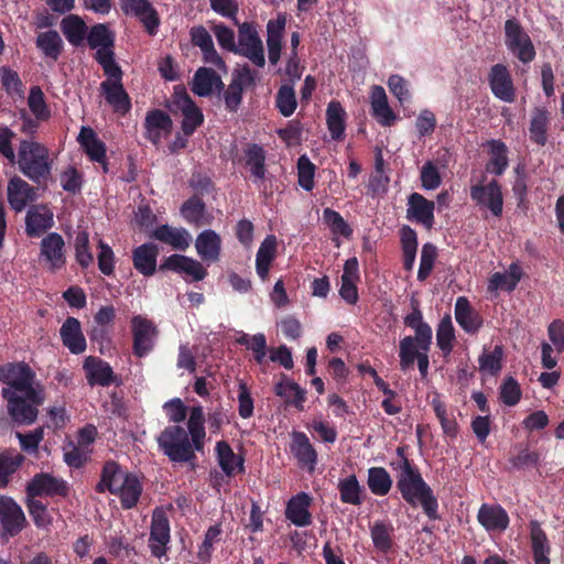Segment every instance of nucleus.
Here are the masks:
<instances>
[{
    "label": "nucleus",
    "mask_w": 564,
    "mask_h": 564,
    "mask_svg": "<svg viewBox=\"0 0 564 564\" xmlns=\"http://www.w3.org/2000/svg\"><path fill=\"white\" fill-rule=\"evenodd\" d=\"M405 451L406 446H398L395 453L399 459L390 463L391 468L397 471V489L405 502L412 507L420 505L429 519L437 520V498Z\"/></svg>",
    "instance_id": "obj_1"
},
{
    "label": "nucleus",
    "mask_w": 564,
    "mask_h": 564,
    "mask_svg": "<svg viewBox=\"0 0 564 564\" xmlns=\"http://www.w3.org/2000/svg\"><path fill=\"white\" fill-rule=\"evenodd\" d=\"M15 162L20 172L33 183L46 185L52 174L48 149L34 140H21Z\"/></svg>",
    "instance_id": "obj_2"
},
{
    "label": "nucleus",
    "mask_w": 564,
    "mask_h": 564,
    "mask_svg": "<svg viewBox=\"0 0 564 564\" xmlns=\"http://www.w3.org/2000/svg\"><path fill=\"white\" fill-rule=\"evenodd\" d=\"M160 451L172 462L195 466L197 447L181 425H167L156 437Z\"/></svg>",
    "instance_id": "obj_3"
},
{
    "label": "nucleus",
    "mask_w": 564,
    "mask_h": 564,
    "mask_svg": "<svg viewBox=\"0 0 564 564\" xmlns=\"http://www.w3.org/2000/svg\"><path fill=\"white\" fill-rule=\"evenodd\" d=\"M0 381L17 392L25 394L35 404L45 401L44 390L40 384H34L35 372L24 361L0 365Z\"/></svg>",
    "instance_id": "obj_4"
},
{
    "label": "nucleus",
    "mask_w": 564,
    "mask_h": 564,
    "mask_svg": "<svg viewBox=\"0 0 564 564\" xmlns=\"http://www.w3.org/2000/svg\"><path fill=\"white\" fill-rule=\"evenodd\" d=\"M505 43L508 50L524 64L535 57L533 43L520 22L512 18L505 22Z\"/></svg>",
    "instance_id": "obj_5"
},
{
    "label": "nucleus",
    "mask_w": 564,
    "mask_h": 564,
    "mask_svg": "<svg viewBox=\"0 0 564 564\" xmlns=\"http://www.w3.org/2000/svg\"><path fill=\"white\" fill-rule=\"evenodd\" d=\"M1 397L7 401V410L13 422L20 425H30L37 419L41 404H35L25 394L12 389H2Z\"/></svg>",
    "instance_id": "obj_6"
},
{
    "label": "nucleus",
    "mask_w": 564,
    "mask_h": 564,
    "mask_svg": "<svg viewBox=\"0 0 564 564\" xmlns=\"http://www.w3.org/2000/svg\"><path fill=\"white\" fill-rule=\"evenodd\" d=\"M470 198L480 210H489L497 218L502 216L503 195L501 185L497 180L494 178L487 184L471 185Z\"/></svg>",
    "instance_id": "obj_7"
},
{
    "label": "nucleus",
    "mask_w": 564,
    "mask_h": 564,
    "mask_svg": "<svg viewBox=\"0 0 564 564\" xmlns=\"http://www.w3.org/2000/svg\"><path fill=\"white\" fill-rule=\"evenodd\" d=\"M235 54L247 57L258 67H263L265 64L262 41L256 28L249 22L239 25Z\"/></svg>",
    "instance_id": "obj_8"
},
{
    "label": "nucleus",
    "mask_w": 564,
    "mask_h": 564,
    "mask_svg": "<svg viewBox=\"0 0 564 564\" xmlns=\"http://www.w3.org/2000/svg\"><path fill=\"white\" fill-rule=\"evenodd\" d=\"M131 333L133 354L139 358L148 356L153 350L159 334L155 324L147 317L135 315L131 318Z\"/></svg>",
    "instance_id": "obj_9"
},
{
    "label": "nucleus",
    "mask_w": 564,
    "mask_h": 564,
    "mask_svg": "<svg viewBox=\"0 0 564 564\" xmlns=\"http://www.w3.org/2000/svg\"><path fill=\"white\" fill-rule=\"evenodd\" d=\"M28 497H62L65 498L69 494V486L66 480L61 477L53 476L50 473H37L28 482L25 488Z\"/></svg>",
    "instance_id": "obj_10"
},
{
    "label": "nucleus",
    "mask_w": 564,
    "mask_h": 564,
    "mask_svg": "<svg viewBox=\"0 0 564 564\" xmlns=\"http://www.w3.org/2000/svg\"><path fill=\"white\" fill-rule=\"evenodd\" d=\"M170 521L164 511L155 509L152 514L149 547L152 556L161 558L167 552V544L171 541Z\"/></svg>",
    "instance_id": "obj_11"
},
{
    "label": "nucleus",
    "mask_w": 564,
    "mask_h": 564,
    "mask_svg": "<svg viewBox=\"0 0 564 564\" xmlns=\"http://www.w3.org/2000/svg\"><path fill=\"white\" fill-rule=\"evenodd\" d=\"M0 525L4 534L18 535L26 525V518L17 501L8 496L0 497Z\"/></svg>",
    "instance_id": "obj_12"
},
{
    "label": "nucleus",
    "mask_w": 564,
    "mask_h": 564,
    "mask_svg": "<svg viewBox=\"0 0 564 564\" xmlns=\"http://www.w3.org/2000/svg\"><path fill=\"white\" fill-rule=\"evenodd\" d=\"M174 104L183 116L182 131L191 137L204 123V115L185 90L175 93Z\"/></svg>",
    "instance_id": "obj_13"
},
{
    "label": "nucleus",
    "mask_w": 564,
    "mask_h": 564,
    "mask_svg": "<svg viewBox=\"0 0 564 564\" xmlns=\"http://www.w3.org/2000/svg\"><path fill=\"white\" fill-rule=\"evenodd\" d=\"M160 270L185 273L191 276L192 282L203 281L208 274L199 261L177 253L166 257L160 264Z\"/></svg>",
    "instance_id": "obj_14"
},
{
    "label": "nucleus",
    "mask_w": 564,
    "mask_h": 564,
    "mask_svg": "<svg viewBox=\"0 0 564 564\" xmlns=\"http://www.w3.org/2000/svg\"><path fill=\"white\" fill-rule=\"evenodd\" d=\"M488 83L494 96L505 102H513L516 91L509 69L503 64H495L488 74Z\"/></svg>",
    "instance_id": "obj_15"
},
{
    "label": "nucleus",
    "mask_w": 564,
    "mask_h": 564,
    "mask_svg": "<svg viewBox=\"0 0 564 564\" xmlns=\"http://www.w3.org/2000/svg\"><path fill=\"white\" fill-rule=\"evenodd\" d=\"M144 129V138L152 144L159 145L162 142V139L172 132L173 121L165 111L161 109H152L147 112Z\"/></svg>",
    "instance_id": "obj_16"
},
{
    "label": "nucleus",
    "mask_w": 564,
    "mask_h": 564,
    "mask_svg": "<svg viewBox=\"0 0 564 564\" xmlns=\"http://www.w3.org/2000/svg\"><path fill=\"white\" fill-rule=\"evenodd\" d=\"M434 210L435 203L433 200L416 192L409 195L406 209L409 220L422 224L426 229H431L435 223Z\"/></svg>",
    "instance_id": "obj_17"
},
{
    "label": "nucleus",
    "mask_w": 564,
    "mask_h": 564,
    "mask_svg": "<svg viewBox=\"0 0 564 564\" xmlns=\"http://www.w3.org/2000/svg\"><path fill=\"white\" fill-rule=\"evenodd\" d=\"M412 312L404 317V325L415 332L414 338L416 339L417 347L421 350L429 351L432 344V328L423 321V314L420 308V303L416 299H411Z\"/></svg>",
    "instance_id": "obj_18"
},
{
    "label": "nucleus",
    "mask_w": 564,
    "mask_h": 564,
    "mask_svg": "<svg viewBox=\"0 0 564 564\" xmlns=\"http://www.w3.org/2000/svg\"><path fill=\"white\" fill-rule=\"evenodd\" d=\"M41 256L48 263L52 272L61 270L66 264L65 241L57 232H50L41 240Z\"/></svg>",
    "instance_id": "obj_19"
},
{
    "label": "nucleus",
    "mask_w": 564,
    "mask_h": 564,
    "mask_svg": "<svg viewBox=\"0 0 564 564\" xmlns=\"http://www.w3.org/2000/svg\"><path fill=\"white\" fill-rule=\"evenodd\" d=\"M54 225L53 213L44 204L33 205L25 216V232L28 237L36 238Z\"/></svg>",
    "instance_id": "obj_20"
},
{
    "label": "nucleus",
    "mask_w": 564,
    "mask_h": 564,
    "mask_svg": "<svg viewBox=\"0 0 564 564\" xmlns=\"http://www.w3.org/2000/svg\"><path fill=\"white\" fill-rule=\"evenodd\" d=\"M83 368L90 386L109 387L116 379L111 366L99 357H86Z\"/></svg>",
    "instance_id": "obj_21"
},
{
    "label": "nucleus",
    "mask_w": 564,
    "mask_h": 564,
    "mask_svg": "<svg viewBox=\"0 0 564 564\" xmlns=\"http://www.w3.org/2000/svg\"><path fill=\"white\" fill-rule=\"evenodd\" d=\"M312 498L306 492H299L293 496L286 503L285 518L296 527H308L312 524L313 518L310 512Z\"/></svg>",
    "instance_id": "obj_22"
},
{
    "label": "nucleus",
    "mask_w": 564,
    "mask_h": 564,
    "mask_svg": "<svg viewBox=\"0 0 564 564\" xmlns=\"http://www.w3.org/2000/svg\"><path fill=\"white\" fill-rule=\"evenodd\" d=\"M63 345L74 355L83 354L87 348L86 338L79 319L68 316L59 328Z\"/></svg>",
    "instance_id": "obj_23"
},
{
    "label": "nucleus",
    "mask_w": 564,
    "mask_h": 564,
    "mask_svg": "<svg viewBox=\"0 0 564 564\" xmlns=\"http://www.w3.org/2000/svg\"><path fill=\"white\" fill-rule=\"evenodd\" d=\"M290 449L301 467H306L314 471L317 464V452L310 442L304 432L294 431L292 433Z\"/></svg>",
    "instance_id": "obj_24"
},
{
    "label": "nucleus",
    "mask_w": 564,
    "mask_h": 564,
    "mask_svg": "<svg viewBox=\"0 0 564 564\" xmlns=\"http://www.w3.org/2000/svg\"><path fill=\"white\" fill-rule=\"evenodd\" d=\"M7 195L11 208L19 213L35 199V188L21 177L13 176L8 182Z\"/></svg>",
    "instance_id": "obj_25"
},
{
    "label": "nucleus",
    "mask_w": 564,
    "mask_h": 564,
    "mask_svg": "<svg viewBox=\"0 0 564 564\" xmlns=\"http://www.w3.org/2000/svg\"><path fill=\"white\" fill-rule=\"evenodd\" d=\"M265 159L267 154L263 147L258 143H248L243 149L242 156L238 159V162L249 169L253 182L258 183L262 182L265 177Z\"/></svg>",
    "instance_id": "obj_26"
},
{
    "label": "nucleus",
    "mask_w": 564,
    "mask_h": 564,
    "mask_svg": "<svg viewBox=\"0 0 564 564\" xmlns=\"http://www.w3.org/2000/svg\"><path fill=\"white\" fill-rule=\"evenodd\" d=\"M477 520L488 532H502L510 522L507 511L500 505L488 503L480 506Z\"/></svg>",
    "instance_id": "obj_27"
},
{
    "label": "nucleus",
    "mask_w": 564,
    "mask_h": 564,
    "mask_svg": "<svg viewBox=\"0 0 564 564\" xmlns=\"http://www.w3.org/2000/svg\"><path fill=\"white\" fill-rule=\"evenodd\" d=\"M455 319L467 334H476L482 326L481 315L470 305L465 296H459L455 303Z\"/></svg>",
    "instance_id": "obj_28"
},
{
    "label": "nucleus",
    "mask_w": 564,
    "mask_h": 564,
    "mask_svg": "<svg viewBox=\"0 0 564 564\" xmlns=\"http://www.w3.org/2000/svg\"><path fill=\"white\" fill-rule=\"evenodd\" d=\"M216 458L219 467L228 477L245 473V458L237 455L228 442L218 441L215 446Z\"/></svg>",
    "instance_id": "obj_29"
},
{
    "label": "nucleus",
    "mask_w": 564,
    "mask_h": 564,
    "mask_svg": "<svg viewBox=\"0 0 564 564\" xmlns=\"http://www.w3.org/2000/svg\"><path fill=\"white\" fill-rule=\"evenodd\" d=\"M529 529L534 564H550L551 545L545 531L536 520L530 521Z\"/></svg>",
    "instance_id": "obj_30"
},
{
    "label": "nucleus",
    "mask_w": 564,
    "mask_h": 564,
    "mask_svg": "<svg viewBox=\"0 0 564 564\" xmlns=\"http://www.w3.org/2000/svg\"><path fill=\"white\" fill-rule=\"evenodd\" d=\"M159 252V247L152 242L137 247L132 252L133 267L144 276H152L156 271Z\"/></svg>",
    "instance_id": "obj_31"
},
{
    "label": "nucleus",
    "mask_w": 564,
    "mask_h": 564,
    "mask_svg": "<svg viewBox=\"0 0 564 564\" xmlns=\"http://www.w3.org/2000/svg\"><path fill=\"white\" fill-rule=\"evenodd\" d=\"M100 89L105 100L112 107L115 112L124 116L131 110V99L122 83L102 82Z\"/></svg>",
    "instance_id": "obj_32"
},
{
    "label": "nucleus",
    "mask_w": 564,
    "mask_h": 564,
    "mask_svg": "<svg viewBox=\"0 0 564 564\" xmlns=\"http://www.w3.org/2000/svg\"><path fill=\"white\" fill-rule=\"evenodd\" d=\"M151 237L180 251H185L192 240L189 232L185 228H175L170 225L156 227Z\"/></svg>",
    "instance_id": "obj_33"
},
{
    "label": "nucleus",
    "mask_w": 564,
    "mask_h": 564,
    "mask_svg": "<svg viewBox=\"0 0 564 564\" xmlns=\"http://www.w3.org/2000/svg\"><path fill=\"white\" fill-rule=\"evenodd\" d=\"M117 495L120 498L121 508L130 510L134 508L143 491L139 477L133 473H127L120 486H117Z\"/></svg>",
    "instance_id": "obj_34"
},
{
    "label": "nucleus",
    "mask_w": 564,
    "mask_h": 564,
    "mask_svg": "<svg viewBox=\"0 0 564 564\" xmlns=\"http://www.w3.org/2000/svg\"><path fill=\"white\" fill-rule=\"evenodd\" d=\"M551 123V112L546 107H535L531 113L529 126L530 140L544 147L547 142V130Z\"/></svg>",
    "instance_id": "obj_35"
},
{
    "label": "nucleus",
    "mask_w": 564,
    "mask_h": 564,
    "mask_svg": "<svg viewBox=\"0 0 564 564\" xmlns=\"http://www.w3.org/2000/svg\"><path fill=\"white\" fill-rule=\"evenodd\" d=\"M370 99L372 117H375L383 127L391 126L395 121L397 117L388 104L387 94L383 87L379 85L372 86Z\"/></svg>",
    "instance_id": "obj_36"
},
{
    "label": "nucleus",
    "mask_w": 564,
    "mask_h": 564,
    "mask_svg": "<svg viewBox=\"0 0 564 564\" xmlns=\"http://www.w3.org/2000/svg\"><path fill=\"white\" fill-rule=\"evenodd\" d=\"M61 31L74 47L84 46L88 35V26L77 14H68L61 21Z\"/></svg>",
    "instance_id": "obj_37"
},
{
    "label": "nucleus",
    "mask_w": 564,
    "mask_h": 564,
    "mask_svg": "<svg viewBox=\"0 0 564 564\" xmlns=\"http://www.w3.org/2000/svg\"><path fill=\"white\" fill-rule=\"evenodd\" d=\"M224 83L220 76L213 68L200 67L196 70L193 79L192 91L199 96H209L214 88L224 90Z\"/></svg>",
    "instance_id": "obj_38"
},
{
    "label": "nucleus",
    "mask_w": 564,
    "mask_h": 564,
    "mask_svg": "<svg viewBox=\"0 0 564 564\" xmlns=\"http://www.w3.org/2000/svg\"><path fill=\"white\" fill-rule=\"evenodd\" d=\"M274 393L284 398L288 404L295 406L299 411H303L306 401V391L295 381L289 380L288 376L281 373V381L274 384Z\"/></svg>",
    "instance_id": "obj_39"
},
{
    "label": "nucleus",
    "mask_w": 564,
    "mask_h": 564,
    "mask_svg": "<svg viewBox=\"0 0 564 564\" xmlns=\"http://www.w3.org/2000/svg\"><path fill=\"white\" fill-rule=\"evenodd\" d=\"M276 256V238L269 235L261 242L256 254V271L262 281L269 279L271 264Z\"/></svg>",
    "instance_id": "obj_40"
},
{
    "label": "nucleus",
    "mask_w": 564,
    "mask_h": 564,
    "mask_svg": "<svg viewBox=\"0 0 564 564\" xmlns=\"http://www.w3.org/2000/svg\"><path fill=\"white\" fill-rule=\"evenodd\" d=\"M195 247L203 260L218 261L221 250L220 236L212 229L204 230L197 236Z\"/></svg>",
    "instance_id": "obj_41"
},
{
    "label": "nucleus",
    "mask_w": 564,
    "mask_h": 564,
    "mask_svg": "<svg viewBox=\"0 0 564 564\" xmlns=\"http://www.w3.org/2000/svg\"><path fill=\"white\" fill-rule=\"evenodd\" d=\"M77 140L91 162L105 161L106 144L97 137L93 128L82 127Z\"/></svg>",
    "instance_id": "obj_42"
},
{
    "label": "nucleus",
    "mask_w": 564,
    "mask_h": 564,
    "mask_svg": "<svg viewBox=\"0 0 564 564\" xmlns=\"http://www.w3.org/2000/svg\"><path fill=\"white\" fill-rule=\"evenodd\" d=\"M337 489L340 501L344 503L360 506L365 501L366 490L359 484L356 475H349L346 478L339 479Z\"/></svg>",
    "instance_id": "obj_43"
},
{
    "label": "nucleus",
    "mask_w": 564,
    "mask_h": 564,
    "mask_svg": "<svg viewBox=\"0 0 564 564\" xmlns=\"http://www.w3.org/2000/svg\"><path fill=\"white\" fill-rule=\"evenodd\" d=\"M181 215L191 225L200 227L209 223V216L206 213V205L204 200L193 195L186 199L181 206Z\"/></svg>",
    "instance_id": "obj_44"
},
{
    "label": "nucleus",
    "mask_w": 564,
    "mask_h": 564,
    "mask_svg": "<svg viewBox=\"0 0 564 564\" xmlns=\"http://www.w3.org/2000/svg\"><path fill=\"white\" fill-rule=\"evenodd\" d=\"M326 124L334 140H343L346 130V111L339 101L332 100L327 105Z\"/></svg>",
    "instance_id": "obj_45"
},
{
    "label": "nucleus",
    "mask_w": 564,
    "mask_h": 564,
    "mask_svg": "<svg viewBox=\"0 0 564 564\" xmlns=\"http://www.w3.org/2000/svg\"><path fill=\"white\" fill-rule=\"evenodd\" d=\"M508 462L512 469L524 470L538 467L541 462V455L538 451H530L528 445L517 444Z\"/></svg>",
    "instance_id": "obj_46"
},
{
    "label": "nucleus",
    "mask_w": 564,
    "mask_h": 564,
    "mask_svg": "<svg viewBox=\"0 0 564 564\" xmlns=\"http://www.w3.org/2000/svg\"><path fill=\"white\" fill-rule=\"evenodd\" d=\"M370 536L375 549L382 553H390L393 549V527L391 523L376 521L370 527Z\"/></svg>",
    "instance_id": "obj_47"
},
{
    "label": "nucleus",
    "mask_w": 564,
    "mask_h": 564,
    "mask_svg": "<svg viewBox=\"0 0 564 564\" xmlns=\"http://www.w3.org/2000/svg\"><path fill=\"white\" fill-rule=\"evenodd\" d=\"M36 47L44 56L56 61L64 50V43L55 30L39 33L35 41Z\"/></svg>",
    "instance_id": "obj_48"
},
{
    "label": "nucleus",
    "mask_w": 564,
    "mask_h": 564,
    "mask_svg": "<svg viewBox=\"0 0 564 564\" xmlns=\"http://www.w3.org/2000/svg\"><path fill=\"white\" fill-rule=\"evenodd\" d=\"M205 414L200 405L193 406L189 411V417L187 420V433L192 436L197 452H203L205 445Z\"/></svg>",
    "instance_id": "obj_49"
},
{
    "label": "nucleus",
    "mask_w": 564,
    "mask_h": 564,
    "mask_svg": "<svg viewBox=\"0 0 564 564\" xmlns=\"http://www.w3.org/2000/svg\"><path fill=\"white\" fill-rule=\"evenodd\" d=\"M490 148V159L487 164V171L500 176L508 167V148L501 140H491L488 142Z\"/></svg>",
    "instance_id": "obj_50"
},
{
    "label": "nucleus",
    "mask_w": 564,
    "mask_h": 564,
    "mask_svg": "<svg viewBox=\"0 0 564 564\" xmlns=\"http://www.w3.org/2000/svg\"><path fill=\"white\" fill-rule=\"evenodd\" d=\"M392 478L383 467H370L368 469L367 485L371 494L386 496L392 487Z\"/></svg>",
    "instance_id": "obj_51"
},
{
    "label": "nucleus",
    "mask_w": 564,
    "mask_h": 564,
    "mask_svg": "<svg viewBox=\"0 0 564 564\" xmlns=\"http://www.w3.org/2000/svg\"><path fill=\"white\" fill-rule=\"evenodd\" d=\"M431 404L441 423L443 433L451 438H455L458 434V423L455 416L448 414L445 403L438 398H434Z\"/></svg>",
    "instance_id": "obj_52"
},
{
    "label": "nucleus",
    "mask_w": 564,
    "mask_h": 564,
    "mask_svg": "<svg viewBox=\"0 0 564 564\" xmlns=\"http://www.w3.org/2000/svg\"><path fill=\"white\" fill-rule=\"evenodd\" d=\"M87 43L90 48L113 47L115 34L109 30L107 24H94L87 35Z\"/></svg>",
    "instance_id": "obj_53"
},
{
    "label": "nucleus",
    "mask_w": 564,
    "mask_h": 564,
    "mask_svg": "<svg viewBox=\"0 0 564 564\" xmlns=\"http://www.w3.org/2000/svg\"><path fill=\"white\" fill-rule=\"evenodd\" d=\"M24 462L22 454L9 455L0 453V489L8 487L11 477L18 471Z\"/></svg>",
    "instance_id": "obj_54"
},
{
    "label": "nucleus",
    "mask_w": 564,
    "mask_h": 564,
    "mask_svg": "<svg viewBox=\"0 0 564 564\" xmlns=\"http://www.w3.org/2000/svg\"><path fill=\"white\" fill-rule=\"evenodd\" d=\"M75 259L83 269H87L94 262V254L89 248V234L80 230L74 241Z\"/></svg>",
    "instance_id": "obj_55"
},
{
    "label": "nucleus",
    "mask_w": 564,
    "mask_h": 564,
    "mask_svg": "<svg viewBox=\"0 0 564 564\" xmlns=\"http://www.w3.org/2000/svg\"><path fill=\"white\" fill-rule=\"evenodd\" d=\"M455 339V330L449 316H445L438 324L436 329V343L444 356L453 350V341Z\"/></svg>",
    "instance_id": "obj_56"
},
{
    "label": "nucleus",
    "mask_w": 564,
    "mask_h": 564,
    "mask_svg": "<svg viewBox=\"0 0 564 564\" xmlns=\"http://www.w3.org/2000/svg\"><path fill=\"white\" fill-rule=\"evenodd\" d=\"M390 177L386 174V163L381 150L375 155V171L370 176V186L373 193H386Z\"/></svg>",
    "instance_id": "obj_57"
},
{
    "label": "nucleus",
    "mask_w": 564,
    "mask_h": 564,
    "mask_svg": "<svg viewBox=\"0 0 564 564\" xmlns=\"http://www.w3.org/2000/svg\"><path fill=\"white\" fill-rule=\"evenodd\" d=\"M275 106L283 117L294 113L297 101L292 85H282L275 96Z\"/></svg>",
    "instance_id": "obj_58"
},
{
    "label": "nucleus",
    "mask_w": 564,
    "mask_h": 564,
    "mask_svg": "<svg viewBox=\"0 0 564 564\" xmlns=\"http://www.w3.org/2000/svg\"><path fill=\"white\" fill-rule=\"evenodd\" d=\"M421 352L422 350L417 347L416 339L412 336H405L400 340V368L403 371L412 368Z\"/></svg>",
    "instance_id": "obj_59"
},
{
    "label": "nucleus",
    "mask_w": 564,
    "mask_h": 564,
    "mask_svg": "<svg viewBox=\"0 0 564 564\" xmlns=\"http://www.w3.org/2000/svg\"><path fill=\"white\" fill-rule=\"evenodd\" d=\"M25 505L36 528H48L52 524L53 519L47 511L46 505L41 500L26 496Z\"/></svg>",
    "instance_id": "obj_60"
},
{
    "label": "nucleus",
    "mask_w": 564,
    "mask_h": 564,
    "mask_svg": "<svg viewBox=\"0 0 564 564\" xmlns=\"http://www.w3.org/2000/svg\"><path fill=\"white\" fill-rule=\"evenodd\" d=\"M28 105L31 112L37 120L45 121L50 118L51 111L45 102L44 94L40 86H32L28 97Z\"/></svg>",
    "instance_id": "obj_61"
},
{
    "label": "nucleus",
    "mask_w": 564,
    "mask_h": 564,
    "mask_svg": "<svg viewBox=\"0 0 564 564\" xmlns=\"http://www.w3.org/2000/svg\"><path fill=\"white\" fill-rule=\"evenodd\" d=\"M323 221L334 235H340L345 238H349L352 235V229L343 216L332 208H325L323 210Z\"/></svg>",
    "instance_id": "obj_62"
},
{
    "label": "nucleus",
    "mask_w": 564,
    "mask_h": 564,
    "mask_svg": "<svg viewBox=\"0 0 564 564\" xmlns=\"http://www.w3.org/2000/svg\"><path fill=\"white\" fill-rule=\"evenodd\" d=\"M0 82L1 88L8 95H17L21 97L23 95V83L19 74L8 66L0 67Z\"/></svg>",
    "instance_id": "obj_63"
},
{
    "label": "nucleus",
    "mask_w": 564,
    "mask_h": 564,
    "mask_svg": "<svg viewBox=\"0 0 564 564\" xmlns=\"http://www.w3.org/2000/svg\"><path fill=\"white\" fill-rule=\"evenodd\" d=\"M436 257L437 248L431 242L424 243L421 250L420 268L417 271L419 281L423 282L430 276L433 271Z\"/></svg>",
    "instance_id": "obj_64"
}]
</instances>
